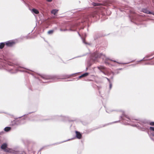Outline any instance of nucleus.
Listing matches in <instances>:
<instances>
[{"label":"nucleus","instance_id":"28","mask_svg":"<svg viewBox=\"0 0 154 154\" xmlns=\"http://www.w3.org/2000/svg\"><path fill=\"white\" fill-rule=\"evenodd\" d=\"M106 63H107V62H106Z\"/></svg>","mask_w":154,"mask_h":154},{"label":"nucleus","instance_id":"19","mask_svg":"<svg viewBox=\"0 0 154 154\" xmlns=\"http://www.w3.org/2000/svg\"><path fill=\"white\" fill-rule=\"evenodd\" d=\"M150 125H154V122H152L150 123Z\"/></svg>","mask_w":154,"mask_h":154},{"label":"nucleus","instance_id":"20","mask_svg":"<svg viewBox=\"0 0 154 154\" xmlns=\"http://www.w3.org/2000/svg\"><path fill=\"white\" fill-rule=\"evenodd\" d=\"M48 2H51L52 1V0H46Z\"/></svg>","mask_w":154,"mask_h":154},{"label":"nucleus","instance_id":"18","mask_svg":"<svg viewBox=\"0 0 154 154\" xmlns=\"http://www.w3.org/2000/svg\"><path fill=\"white\" fill-rule=\"evenodd\" d=\"M150 129L152 131H154V127H150Z\"/></svg>","mask_w":154,"mask_h":154},{"label":"nucleus","instance_id":"17","mask_svg":"<svg viewBox=\"0 0 154 154\" xmlns=\"http://www.w3.org/2000/svg\"><path fill=\"white\" fill-rule=\"evenodd\" d=\"M150 134V136L151 138H152V137H153V136H154V134H152V133L151 132V131H150L149 132Z\"/></svg>","mask_w":154,"mask_h":154},{"label":"nucleus","instance_id":"3","mask_svg":"<svg viewBox=\"0 0 154 154\" xmlns=\"http://www.w3.org/2000/svg\"><path fill=\"white\" fill-rule=\"evenodd\" d=\"M41 77L45 79H54V77L53 76L43 75H40Z\"/></svg>","mask_w":154,"mask_h":154},{"label":"nucleus","instance_id":"4","mask_svg":"<svg viewBox=\"0 0 154 154\" xmlns=\"http://www.w3.org/2000/svg\"><path fill=\"white\" fill-rule=\"evenodd\" d=\"M14 44L15 42L12 41H9L5 43L6 45L8 47L12 46Z\"/></svg>","mask_w":154,"mask_h":154},{"label":"nucleus","instance_id":"13","mask_svg":"<svg viewBox=\"0 0 154 154\" xmlns=\"http://www.w3.org/2000/svg\"><path fill=\"white\" fill-rule=\"evenodd\" d=\"M5 44L3 43H2L0 44V49H2L4 47Z\"/></svg>","mask_w":154,"mask_h":154},{"label":"nucleus","instance_id":"12","mask_svg":"<svg viewBox=\"0 0 154 154\" xmlns=\"http://www.w3.org/2000/svg\"><path fill=\"white\" fill-rule=\"evenodd\" d=\"M143 11L144 13H147V14H150L151 13V12L149 11L148 10H147V9H143Z\"/></svg>","mask_w":154,"mask_h":154},{"label":"nucleus","instance_id":"1","mask_svg":"<svg viewBox=\"0 0 154 154\" xmlns=\"http://www.w3.org/2000/svg\"><path fill=\"white\" fill-rule=\"evenodd\" d=\"M92 56L95 59L101 58L103 59L105 57V56L102 53H100L97 52H95L92 54Z\"/></svg>","mask_w":154,"mask_h":154},{"label":"nucleus","instance_id":"6","mask_svg":"<svg viewBox=\"0 0 154 154\" xmlns=\"http://www.w3.org/2000/svg\"><path fill=\"white\" fill-rule=\"evenodd\" d=\"M96 14L97 12H94L91 14L90 15V17H94L95 16V15Z\"/></svg>","mask_w":154,"mask_h":154},{"label":"nucleus","instance_id":"27","mask_svg":"<svg viewBox=\"0 0 154 154\" xmlns=\"http://www.w3.org/2000/svg\"><path fill=\"white\" fill-rule=\"evenodd\" d=\"M107 79H108V80H109V79H108V78H107Z\"/></svg>","mask_w":154,"mask_h":154},{"label":"nucleus","instance_id":"21","mask_svg":"<svg viewBox=\"0 0 154 154\" xmlns=\"http://www.w3.org/2000/svg\"><path fill=\"white\" fill-rule=\"evenodd\" d=\"M110 60L111 61H113L114 62H116V61L115 60Z\"/></svg>","mask_w":154,"mask_h":154},{"label":"nucleus","instance_id":"2","mask_svg":"<svg viewBox=\"0 0 154 154\" xmlns=\"http://www.w3.org/2000/svg\"><path fill=\"white\" fill-rule=\"evenodd\" d=\"M7 146V143H4L1 145V148L4 151L6 152H11V149L8 148Z\"/></svg>","mask_w":154,"mask_h":154},{"label":"nucleus","instance_id":"5","mask_svg":"<svg viewBox=\"0 0 154 154\" xmlns=\"http://www.w3.org/2000/svg\"><path fill=\"white\" fill-rule=\"evenodd\" d=\"M76 134V137L78 139H81L82 138V135L81 133L78 131H75Z\"/></svg>","mask_w":154,"mask_h":154},{"label":"nucleus","instance_id":"16","mask_svg":"<svg viewBox=\"0 0 154 154\" xmlns=\"http://www.w3.org/2000/svg\"><path fill=\"white\" fill-rule=\"evenodd\" d=\"M54 32L53 30H50L48 32V33L49 34H52Z\"/></svg>","mask_w":154,"mask_h":154},{"label":"nucleus","instance_id":"15","mask_svg":"<svg viewBox=\"0 0 154 154\" xmlns=\"http://www.w3.org/2000/svg\"><path fill=\"white\" fill-rule=\"evenodd\" d=\"M93 5H94V6H99L100 5V4H98V3H93Z\"/></svg>","mask_w":154,"mask_h":154},{"label":"nucleus","instance_id":"22","mask_svg":"<svg viewBox=\"0 0 154 154\" xmlns=\"http://www.w3.org/2000/svg\"><path fill=\"white\" fill-rule=\"evenodd\" d=\"M67 78H69V75L66 76Z\"/></svg>","mask_w":154,"mask_h":154},{"label":"nucleus","instance_id":"14","mask_svg":"<svg viewBox=\"0 0 154 154\" xmlns=\"http://www.w3.org/2000/svg\"><path fill=\"white\" fill-rule=\"evenodd\" d=\"M98 68L99 69H104L105 68L103 66H100L98 67Z\"/></svg>","mask_w":154,"mask_h":154},{"label":"nucleus","instance_id":"25","mask_svg":"<svg viewBox=\"0 0 154 154\" xmlns=\"http://www.w3.org/2000/svg\"><path fill=\"white\" fill-rule=\"evenodd\" d=\"M151 64H153V63H151Z\"/></svg>","mask_w":154,"mask_h":154},{"label":"nucleus","instance_id":"8","mask_svg":"<svg viewBox=\"0 0 154 154\" xmlns=\"http://www.w3.org/2000/svg\"><path fill=\"white\" fill-rule=\"evenodd\" d=\"M124 117L125 118H124V119L127 120L128 121H131V119L128 116L125 115Z\"/></svg>","mask_w":154,"mask_h":154},{"label":"nucleus","instance_id":"11","mask_svg":"<svg viewBox=\"0 0 154 154\" xmlns=\"http://www.w3.org/2000/svg\"><path fill=\"white\" fill-rule=\"evenodd\" d=\"M11 129V128L9 127H6L4 129V130L5 131H10Z\"/></svg>","mask_w":154,"mask_h":154},{"label":"nucleus","instance_id":"23","mask_svg":"<svg viewBox=\"0 0 154 154\" xmlns=\"http://www.w3.org/2000/svg\"><path fill=\"white\" fill-rule=\"evenodd\" d=\"M60 31H63V30L62 29H60Z\"/></svg>","mask_w":154,"mask_h":154},{"label":"nucleus","instance_id":"9","mask_svg":"<svg viewBox=\"0 0 154 154\" xmlns=\"http://www.w3.org/2000/svg\"><path fill=\"white\" fill-rule=\"evenodd\" d=\"M58 11V10L54 9L51 11V13L52 14H53L54 15H55V14L57 13Z\"/></svg>","mask_w":154,"mask_h":154},{"label":"nucleus","instance_id":"24","mask_svg":"<svg viewBox=\"0 0 154 154\" xmlns=\"http://www.w3.org/2000/svg\"><path fill=\"white\" fill-rule=\"evenodd\" d=\"M151 59V58H150V59H146V60H149V59Z\"/></svg>","mask_w":154,"mask_h":154},{"label":"nucleus","instance_id":"10","mask_svg":"<svg viewBox=\"0 0 154 154\" xmlns=\"http://www.w3.org/2000/svg\"><path fill=\"white\" fill-rule=\"evenodd\" d=\"M32 11L36 14H38L39 13L37 9L33 8L32 9Z\"/></svg>","mask_w":154,"mask_h":154},{"label":"nucleus","instance_id":"26","mask_svg":"<svg viewBox=\"0 0 154 154\" xmlns=\"http://www.w3.org/2000/svg\"><path fill=\"white\" fill-rule=\"evenodd\" d=\"M66 30V29H65V30H64V31H65V30Z\"/></svg>","mask_w":154,"mask_h":154},{"label":"nucleus","instance_id":"7","mask_svg":"<svg viewBox=\"0 0 154 154\" xmlns=\"http://www.w3.org/2000/svg\"><path fill=\"white\" fill-rule=\"evenodd\" d=\"M88 75V73H85L83 74L81 76H79V78H81L83 77H86Z\"/></svg>","mask_w":154,"mask_h":154}]
</instances>
